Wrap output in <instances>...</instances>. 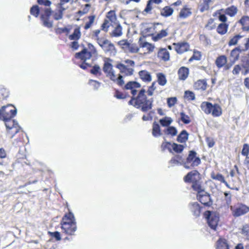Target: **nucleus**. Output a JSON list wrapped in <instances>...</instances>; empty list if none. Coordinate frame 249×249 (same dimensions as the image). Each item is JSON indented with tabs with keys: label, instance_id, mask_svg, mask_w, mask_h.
<instances>
[{
	"label": "nucleus",
	"instance_id": "nucleus-1",
	"mask_svg": "<svg viewBox=\"0 0 249 249\" xmlns=\"http://www.w3.org/2000/svg\"><path fill=\"white\" fill-rule=\"evenodd\" d=\"M145 93V90L142 89L136 98H132L129 101V104L134 106L143 112H147L151 109L152 107L153 100L152 98L147 99Z\"/></svg>",
	"mask_w": 249,
	"mask_h": 249
},
{
	"label": "nucleus",
	"instance_id": "nucleus-2",
	"mask_svg": "<svg viewBox=\"0 0 249 249\" xmlns=\"http://www.w3.org/2000/svg\"><path fill=\"white\" fill-rule=\"evenodd\" d=\"M61 229L64 232L69 235H74L77 230L76 222L71 212L66 213L61 222Z\"/></svg>",
	"mask_w": 249,
	"mask_h": 249
},
{
	"label": "nucleus",
	"instance_id": "nucleus-3",
	"mask_svg": "<svg viewBox=\"0 0 249 249\" xmlns=\"http://www.w3.org/2000/svg\"><path fill=\"white\" fill-rule=\"evenodd\" d=\"M17 109L11 105L3 107L0 109V119L1 120H5L11 119L17 114Z\"/></svg>",
	"mask_w": 249,
	"mask_h": 249
},
{
	"label": "nucleus",
	"instance_id": "nucleus-4",
	"mask_svg": "<svg viewBox=\"0 0 249 249\" xmlns=\"http://www.w3.org/2000/svg\"><path fill=\"white\" fill-rule=\"evenodd\" d=\"M117 23L118 22L115 12L110 11L107 13L106 18L102 25V29L107 32L110 26H113L114 25L117 24Z\"/></svg>",
	"mask_w": 249,
	"mask_h": 249
},
{
	"label": "nucleus",
	"instance_id": "nucleus-5",
	"mask_svg": "<svg viewBox=\"0 0 249 249\" xmlns=\"http://www.w3.org/2000/svg\"><path fill=\"white\" fill-rule=\"evenodd\" d=\"M205 215L209 226L212 229L215 230L219 221V214L215 212L207 211Z\"/></svg>",
	"mask_w": 249,
	"mask_h": 249
},
{
	"label": "nucleus",
	"instance_id": "nucleus-6",
	"mask_svg": "<svg viewBox=\"0 0 249 249\" xmlns=\"http://www.w3.org/2000/svg\"><path fill=\"white\" fill-rule=\"evenodd\" d=\"M196 153L194 151H190L188 157L187 158L186 163L184 164V167L189 168V167L187 164L191 163V165L193 167L197 166L200 163V159L198 157H196Z\"/></svg>",
	"mask_w": 249,
	"mask_h": 249
},
{
	"label": "nucleus",
	"instance_id": "nucleus-7",
	"mask_svg": "<svg viewBox=\"0 0 249 249\" xmlns=\"http://www.w3.org/2000/svg\"><path fill=\"white\" fill-rule=\"evenodd\" d=\"M197 197L199 201L204 205L210 206L212 203L209 194L205 191L199 192Z\"/></svg>",
	"mask_w": 249,
	"mask_h": 249
},
{
	"label": "nucleus",
	"instance_id": "nucleus-8",
	"mask_svg": "<svg viewBox=\"0 0 249 249\" xmlns=\"http://www.w3.org/2000/svg\"><path fill=\"white\" fill-rule=\"evenodd\" d=\"M200 179L199 173L196 171H192L184 177V180L186 182H192V184Z\"/></svg>",
	"mask_w": 249,
	"mask_h": 249
},
{
	"label": "nucleus",
	"instance_id": "nucleus-9",
	"mask_svg": "<svg viewBox=\"0 0 249 249\" xmlns=\"http://www.w3.org/2000/svg\"><path fill=\"white\" fill-rule=\"evenodd\" d=\"M52 12L50 8H46L45 10L44 14L41 16V19L43 22V25L48 28H50L53 25V22L49 20V17L51 16Z\"/></svg>",
	"mask_w": 249,
	"mask_h": 249
},
{
	"label": "nucleus",
	"instance_id": "nucleus-10",
	"mask_svg": "<svg viewBox=\"0 0 249 249\" xmlns=\"http://www.w3.org/2000/svg\"><path fill=\"white\" fill-rule=\"evenodd\" d=\"M249 212V207L245 205H240L233 210V215L236 217L246 214Z\"/></svg>",
	"mask_w": 249,
	"mask_h": 249
},
{
	"label": "nucleus",
	"instance_id": "nucleus-11",
	"mask_svg": "<svg viewBox=\"0 0 249 249\" xmlns=\"http://www.w3.org/2000/svg\"><path fill=\"white\" fill-rule=\"evenodd\" d=\"M246 52L244 49L241 45L239 44V46L233 49L231 52L230 56L232 57L233 62L236 60H238L239 57V53H243Z\"/></svg>",
	"mask_w": 249,
	"mask_h": 249
},
{
	"label": "nucleus",
	"instance_id": "nucleus-12",
	"mask_svg": "<svg viewBox=\"0 0 249 249\" xmlns=\"http://www.w3.org/2000/svg\"><path fill=\"white\" fill-rule=\"evenodd\" d=\"M244 38V36L240 34H237L233 36H231L228 42V45L229 46H232L237 45L239 46L240 44H243V41L240 42V40Z\"/></svg>",
	"mask_w": 249,
	"mask_h": 249
},
{
	"label": "nucleus",
	"instance_id": "nucleus-13",
	"mask_svg": "<svg viewBox=\"0 0 249 249\" xmlns=\"http://www.w3.org/2000/svg\"><path fill=\"white\" fill-rule=\"evenodd\" d=\"M111 61L112 60L110 58H106L104 61L103 70L104 72L106 73L107 75L111 73V72L114 71L113 66L110 63Z\"/></svg>",
	"mask_w": 249,
	"mask_h": 249
},
{
	"label": "nucleus",
	"instance_id": "nucleus-14",
	"mask_svg": "<svg viewBox=\"0 0 249 249\" xmlns=\"http://www.w3.org/2000/svg\"><path fill=\"white\" fill-rule=\"evenodd\" d=\"M140 87L141 85L139 83L135 81H130L128 82L125 86L126 89L131 90V92L133 95L136 94L137 92V90L134 89L140 88Z\"/></svg>",
	"mask_w": 249,
	"mask_h": 249
},
{
	"label": "nucleus",
	"instance_id": "nucleus-15",
	"mask_svg": "<svg viewBox=\"0 0 249 249\" xmlns=\"http://www.w3.org/2000/svg\"><path fill=\"white\" fill-rule=\"evenodd\" d=\"M102 48L106 53L115 55L116 53L114 44L110 41Z\"/></svg>",
	"mask_w": 249,
	"mask_h": 249
},
{
	"label": "nucleus",
	"instance_id": "nucleus-16",
	"mask_svg": "<svg viewBox=\"0 0 249 249\" xmlns=\"http://www.w3.org/2000/svg\"><path fill=\"white\" fill-rule=\"evenodd\" d=\"M158 57L164 61H168L170 58L169 53L165 48L160 49L158 53Z\"/></svg>",
	"mask_w": 249,
	"mask_h": 249
},
{
	"label": "nucleus",
	"instance_id": "nucleus-17",
	"mask_svg": "<svg viewBox=\"0 0 249 249\" xmlns=\"http://www.w3.org/2000/svg\"><path fill=\"white\" fill-rule=\"evenodd\" d=\"M75 57L81 60L86 61L91 57V53L87 51L86 49H84L81 52L76 53Z\"/></svg>",
	"mask_w": 249,
	"mask_h": 249
},
{
	"label": "nucleus",
	"instance_id": "nucleus-18",
	"mask_svg": "<svg viewBox=\"0 0 249 249\" xmlns=\"http://www.w3.org/2000/svg\"><path fill=\"white\" fill-rule=\"evenodd\" d=\"M189 73V69L185 67H182L178 71V76L179 79L185 80L188 76Z\"/></svg>",
	"mask_w": 249,
	"mask_h": 249
},
{
	"label": "nucleus",
	"instance_id": "nucleus-19",
	"mask_svg": "<svg viewBox=\"0 0 249 249\" xmlns=\"http://www.w3.org/2000/svg\"><path fill=\"white\" fill-rule=\"evenodd\" d=\"M140 48H145L148 53L152 52L154 49V46L147 42H143L142 38L140 37L139 41Z\"/></svg>",
	"mask_w": 249,
	"mask_h": 249
},
{
	"label": "nucleus",
	"instance_id": "nucleus-20",
	"mask_svg": "<svg viewBox=\"0 0 249 249\" xmlns=\"http://www.w3.org/2000/svg\"><path fill=\"white\" fill-rule=\"evenodd\" d=\"M207 87V83L205 80H199L196 82L194 85L195 89L205 90Z\"/></svg>",
	"mask_w": 249,
	"mask_h": 249
},
{
	"label": "nucleus",
	"instance_id": "nucleus-21",
	"mask_svg": "<svg viewBox=\"0 0 249 249\" xmlns=\"http://www.w3.org/2000/svg\"><path fill=\"white\" fill-rule=\"evenodd\" d=\"M189 49V45L186 42L178 43L176 50L178 53H182L187 51Z\"/></svg>",
	"mask_w": 249,
	"mask_h": 249
},
{
	"label": "nucleus",
	"instance_id": "nucleus-22",
	"mask_svg": "<svg viewBox=\"0 0 249 249\" xmlns=\"http://www.w3.org/2000/svg\"><path fill=\"white\" fill-rule=\"evenodd\" d=\"M211 114H212L213 116L218 117L220 116L222 114V109L218 104H212V109H211Z\"/></svg>",
	"mask_w": 249,
	"mask_h": 249
},
{
	"label": "nucleus",
	"instance_id": "nucleus-23",
	"mask_svg": "<svg viewBox=\"0 0 249 249\" xmlns=\"http://www.w3.org/2000/svg\"><path fill=\"white\" fill-rule=\"evenodd\" d=\"M5 122V124L7 129L9 130H12V128H15V127L18 126V124L14 120L11 119H7L5 120H2Z\"/></svg>",
	"mask_w": 249,
	"mask_h": 249
},
{
	"label": "nucleus",
	"instance_id": "nucleus-24",
	"mask_svg": "<svg viewBox=\"0 0 249 249\" xmlns=\"http://www.w3.org/2000/svg\"><path fill=\"white\" fill-rule=\"evenodd\" d=\"M239 23L242 26V29L244 31L249 30V17H243L239 20Z\"/></svg>",
	"mask_w": 249,
	"mask_h": 249
},
{
	"label": "nucleus",
	"instance_id": "nucleus-25",
	"mask_svg": "<svg viewBox=\"0 0 249 249\" xmlns=\"http://www.w3.org/2000/svg\"><path fill=\"white\" fill-rule=\"evenodd\" d=\"M174 12V9L170 6H165L160 10V15L164 17L171 16Z\"/></svg>",
	"mask_w": 249,
	"mask_h": 249
},
{
	"label": "nucleus",
	"instance_id": "nucleus-26",
	"mask_svg": "<svg viewBox=\"0 0 249 249\" xmlns=\"http://www.w3.org/2000/svg\"><path fill=\"white\" fill-rule=\"evenodd\" d=\"M227 62V58L225 55L218 57L215 61V64L219 68L224 67Z\"/></svg>",
	"mask_w": 249,
	"mask_h": 249
},
{
	"label": "nucleus",
	"instance_id": "nucleus-27",
	"mask_svg": "<svg viewBox=\"0 0 249 249\" xmlns=\"http://www.w3.org/2000/svg\"><path fill=\"white\" fill-rule=\"evenodd\" d=\"M142 80L145 82H150L152 78L150 73L146 71H141L139 73Z\"/></svg>",
	"mask_w": 249,
	"mask_h": 249
},
{
	"label": "nucleus",
	"instance_id": "nucleus-28",
	"mask_svg": "<svg viewBox=\"0 0 249 249\" xmlns=\"http://www.w3.org/2000/svg\"><path fill=\"white\" fill-rule=\"evenodd\" d=\"M212 104L208 102H203L201 103L200 107L202 110L207 114H211Z\"/></svg>",
	"mask_w": 249,
	"mask_h": 249
},
{
	"label": "nucleus",
	"instance_id": "nucleus-29",
	"mask_svg": "<svg viewBox=\"0 0 249 249\" xmlns=\"http://www.w3.org/2000/svg\"><path fill=\"white\" fill-rule=\"evenodd\" d=\"M65 9H66L65 8L60 7L59 9L56 10L53 12V18L57 20L62 19L63 15V12Z\"/></svg>",
	"mask_w": 249,
	"mask_h": 249
},
{
	"label": "nucleus",
	"instance_id": "nucleus-30",
	"mask_svg": "<svg viewBox=\"0 0 249 249\" xmlns=\"http://www.w3.org/2000/svg\"><path fill=\"white\" fill-rule=\"evenodd\" d=\"M192 14L190 9L184 7L182 9L179 14V18L181 19H185L189 17Z\"/></svg>",
	"mask_w": 249,
	"mask_h": 249
},
{
	"label": "nucleus",
	"instance_id": "nucleus-31",
	"mask_svg": "<svg viewBox=\"0 0 249 249\" xmlns=\"http://www.w3.org/2000/svg\"><path fill=\"white\" fill-rule=\"evenodd\" d=\"M216 249H229L227 240L225 239H220L217 241Z\"/></svg>",
	"mask_w": 249,
	"mask_h": 249
},
{
	"label": "nucleus",
	"instance_id": "nucleus-32",
	"mask_svg": "<svg viewBox=\"0 0 249 249\" xmlns=\"http://www.w3.org/2000/svg\"><path fill=\"white\" fill-rule=\"evenodd\" d=\"M192 187L194 191L197 192V194H199V192H200L205 191L204 188L202 185V183L200 181V180L193 183L192 184Z\"/></svg>",
	"mask_w": 249,
	"mask_h": 249
},
{
	"label": "nucleus",
	"instance_id": "nucleus-33",
	"mask_svg": "<svg viewBox=\"0 0 249 249\" xmlns=\"http://www.w3.org/2000/svg\"><path fill=\"white\" fill-rule=\"evenodd\" d=\"M211 177L213 179L217 180L218 181L224 183L227 187H228L229 188H231L227 182L225 181L224 177L221 174H214V173H213L211 175Z\"/></svg>",
	"mask_w": 249,
	"mask_h": 249
},
{
	"label": "nucleus",
	"instance_id": "nucleus-34",
	"mask_svg": "<svg viewBox=\"0 0 249 249\" xmlns=\"http://www.w3.org/2000/svg\"><path fill=\"white\" fill-rule=\"evenodd\" d=\"M81 36L80 29L77 27L74 29L73 33L69 36V38L71 40H77L80 38Z\"/></svg>",
	"mask_w": 249,
	"mask_h": 249
},
{
	"label": "nucleus",
	"instance_id": "nucleus-35",
	"mask_svg": "<svg viewBox=\"0 0 249 249\" xmlns=\"http://www.w3.org/2000/svg\"><path fill=\"white\" fill-rule=\"evenodd\" d=\"M116 26L113 31L112 32L111 36L115 37L120 36L122 35V28L121 25L119 23L114 25Z\"/></svg>",
	"mask_w": 249,
	"mask_h": 249
},
{
	"label": "nucleus",
	"instance_id": "nucleus-36",
	"mask_svg": "<svg viewBox=\"0 0 249 249\" xmlns=\"http://www.w3.org/2000/svg\"><path fill=\"white\" fill-rule=\"evenodd\" d=\"M228 25L225 23H222L219 24L217 28V32L221 35H224L227 32Z\"/></svg>",
	"mask_w": 249,
	"mask_h": 249
},
{
	"label": "nucleus",
	"instance_id": "nucleus-37",
	"mask_svg": "<svg viewBox=\"0 0 249 249\" xmlns=\"http://www.w3.org/2000/svg\"><path fill=\"white\" fill-rule=\"evenodd\" d=\"M152 134L154 137H156L161 135L160 125L156 122H154L153 124Z\"/></svg>",
	"mask_w": 249,
	"mask_h": 249
},
{
	"label": "nucleus",
	"instance_id": "nucleus-38",
	"mask_svg": "<svg viewBox=\"0 0 249 249\" xmlns=\"http://www.w3.org/2000/svg\"><path fill=\"white\" fill-rule=\"evenodd\" d=\"M188 134L186 130H183L177 138V141L179 142H185L188 140Z\"/></svg>",
	"mask_w": 249,
	"mask_h": 249
},
{
	"label": "nucleus",
	"instance_id": "nucleus-39",
	"mask_svg": "<svg viewBox=\"0 0 249 249\" xmlns=\"http://www.w3.org/2000/svg\"><path fill=\"white\" fill-rule=\"evenodd\" d=\"M237 12V8L234 6H231L224 10V13L231 17L234 16Z\"/></svg>",
	"mask_w": 249,
	"mask_h": 249
},
{
	"label": "nucleus",
	"instance_id": "nucleus-40",
	"mask_svg": "<svg viewBox=\"0 0 249 249\" xmlns=\"http://www.w3.org/2000/svg\"><path fill=\"white\" fill-rule=\"evenodd\" d=\"M191 210L192 212L193 213L194 215L196 216H198L200 213V208L199 206V204L196 203H194L191 205Z\"/></svg>",
	"mask_w": 249,
	"mask_h": 249
},
{
	"label": "nucleus",
	"instance_id": "nucleus-41",
	"mask_svg": "<svg viewBox=\"0 0 249 249\" xmlns=\"http://www.w3.org/2000/svg\"><path fill=\"white\" fill-rule=\"evenodd\" d=\"M242 67V74L246 75L249 73V60H247L246 61L243 62L241 65Z\"/></svg>",
	"mask_w": 249,
	"mask_h": 249
},
{
	"label": "nucleus",
	"instance_id": "nucleus-42",
	"mask_svg": "<svg viewBox=\"0 0 249 249\" xmlns=\"http://www.w3.org/2000/svg\"><path fill=\"white\" fill-rule=\"evenodd\" d=\"M172 122V119L169 117H165L160 120V123L162 126H168Z\"/></svg>",
	"mask_w": 249,
	"mask_h": 249
},
{
	"label": "nucleus",
	"instance_id": "nucleus-43",
	"mask_svg": "<svg viewBox=\"0 0 249 249\" xmlns=\"http://www.w3.org/2000/svg\"><path fill=\"white\" fill-rule=\"evenodd\" d=\"M158 82L159 85L161 86H164L167 83V80L165 76L161 73H159L157 74Z\"/></svg>",
	"mask_w": 249,
	"mask_h": 249
},
{
	"label": "nucleus",
	"instance_id": "nucleus-44",
	"mask_svg": "<svg viewBox=\"0 0 249 249\" xmlns=\"http://www.w3.org/2000/svg\"><path fill=\"white\" fill-rule=\"evenodd\" d=\"M165 134L170 135L172 136H175L177 134V130L174 126H169L164 130Z\"/></svg>",
	"mask_w": 249,
	"mask_h": 249
},
{
	"label": "nucleus",
	"instance_id": "nucleus-45",
	"mask_svg": "<svg viewBox=\"0 0 249 249\" xmlns=\"http://www.w3.org/2000/svg\"><path fill=\"white\" fill-rule=\"evenodd\" d=\"M167 32L165 30H162L160 31V32L158 33L156 36H154L153 37V40L155 41H158V40L167 36Z\"/></svg>",
	"mask_w": 249,
	"mask_h": 249
},
{
	"label": "nucleus",
	"instance_id": "nucleus-46",
	"mask_svg": "<svg viewBox=\"0 0 249 249\" xmlns=\"http://www.w3.org/2000/svg\"><path fill=\"white\" fill-rule=\"evenodd\" d=\"M249 152V145L248 144H244L243 145V149L242 150V154L245 156H247L246 161L247 162H249V157L248 155Z\"/></svg>",
	"mask_w": 249,
	"mask_h": 249
},
{
	"label": "nucleus",
	"instance_id": "nucleus-47",
	"mask_svg": "<svg viewBox=\"0 0 249 249\" xmlns=\"http://www.w3.org/2000/svg\"><path fill=\"white\" fill-rule=\"evenodd\" d=\"M127 48L129 51L131 53H138L140 50V48L135 44L129 43Z\"/></svg>",
	"mask_w": 249,
	"mask_h": 249
},
{
	"label": "nucleus",
	"instance_id": "nucleus-48",
	"mask_svg": "<svg viewBox=\"0 0 249 249\" xmlns=\"http://www.w3.org/2000/svg\"><path fill=\"white\" fill-rule=\"evenodd\" d=\"M172 148L175 152L177 153H181L184 149V146L181 144L173 143L172 144Z\"/></svg>",
	"mask_w": 249,
	"mask_h": 249
},
{
	"label": "nucleus",
	"instance_id": "nucleus-49",
	"mask_svg": "<svg viewBox=\"0 0 249 249\" xmlns=\"http://www.w3.org/2000/svg\"><path fill=\"white\" fill-rule=\"evenodd\" d=\"M90 7V5L89 4H86L83 9L78 11L76 14L79 15V17H81L89 12Z\"/></svg>",
	"mask_w": 249,
	"mask_h": 249
},
{
	"label": "nucleus",
	"instance_id": "nucleus-50",
	"mask_svg": "<svg viewBox=\"0 0 249 249\" xmlns=\"http://www.w3.org/2000/svg\"><path fill=\"white\" fill-rule=\"evenodd\" d=\"M95 18V16H90L88 17L89 21L86 23L84 27L86 30L89 29L91 26L94 21Z\"/></svg>",
	"mask_w": 249,
	"mask_h": 249
},
{
	"label": "nucleus",
	"instance_id": "nucleus-51",
	"mask_svg": "<svg viewBox=\"0 0 249 249\" xmlns=\"http://www.w3.org/2000/svg\"><path fill=\"white\" fill-rule=\"evenodd\" d=\"M180 119L185 124H188L191 122L189 117L183 112L180 113Z\"/></svg>",
	"mask_w": 249,
	"mask_h": 249
},
{
	"label": "nucleus",
	"instance_id": "nucleus-52",
	"mask_svg": "<svg viewBox=\"0 0 249 249\" xmlns=\"http://www.w3.org/2000/svg\"><path fill=\"white\" fill-rule=\"evenodd\" d=\"M201 53L199 51H194L193 55L190 58L189 61H192L193 60H199L201 58Z\"/></svg>",
	"mask_w": 249,
	"mask_h": 249
},
{
	"label": "nucleus",
	"instance_id": "nucleus-53",
	"mask_svg": "<svg viewBox=\"0 0 249 249\" xmlns=\"http://www.w3.org/2000/svg\"><path fill=\"white\" fill-rule=\"evenodd\" d=\"M97 42L99 44V45L102 48L104 47L105 45H106L108 42L109 41L107 39H106L105 38L100 37L98 38L97 40H96Z\"/></svg>",
	"mask_w": 249,
	"mask_h": 249
},
{
	"label": "nucleus",
	"instance_id": "nucleus-54",
	"mask_svg": "<svg viewBox=\"0 0 249 249\" xmlns=\"http://www.w3.org/2000/svg\"><path fill=\"white\" fill-rule=\"evenodd\" d=\"M90 71L92 74L94 75H96L98 73H99L100 75L101 73L100 67L98 65H94L90 70Z\"/></svg>",
	"mask_w": 249,
	"mask_h": 249
},
{
	"label": "nucleus",
	"instance_id": "nucleus-55",
	"mask_svg": "<svg viewBox=\"0 0 249 249\" xmlns=\"http://www.w3.org/2000/svg\"><path fill=\"white\" fill-rule=\"evenodd\" d=\"M39 7L37 5L33 6L30 10V13L31 15L37 17L39 14Z\"/></svg>",
	"mask_w": 249,
	"mask_h": 249
},
{
	"label": "nucleus",
	"instance_id": "nucleus-56",
	"mask_svg": "<svg viewBox=\"0 0 249 249\" xmlns=\"http://www.w3.org/2000/svg\"><path fill=\"white\" fill-rule=\"evenodd\" d=\"M185 97L188 100H194L195 95L193 92L188 90L185 92Z\"/></svg>",
	"mask_w": 249,
	"mask_h": 249
},
{
	"label": "nucleus",
	"instance_id": "nucleus-57",
	"mask_svg": "<svg viewBox=\"0 0 249 249\" xmlns=\"http://www.w3.org/2000/svg\"><path fill=\"white\" fill-rule=\"evenodd\" d=\"M223 10V9L220 10V11H219L217 13H216L215 14L218 15V19L220 21H221L223 23H225L227 21V18L224 14H221L220 13V11H222Z\"/></svg>",
	"mask_w": 249,
	"mask_h": 249
},
{
	"label": "nucleus",
	"instance_id": "nucleus-58",
	"mask_svg": "<svg viewBox=\"0 0 249 249\" xmlns=\"http://www.w3.org/2000/svg\"><path fill=\"white\" fill-rule=\"evenodd\" d=\"M240 71L242 72V67L238 64L234 66L232 72L233 75H238Z\"/></svg>",
	"mask_w": 249,
	"mask_h": 249
},
{
	"label": "nucleus",
	"instance_id": "nucleus-59",
	"mask_svg": "<svg viewBox=\"0 0 249 249\" xmlns=\"http://www.w3.org/2000/svg\"><path fill=\"white\" fill-rule=\"evenodd\" d=\"M177 98L176 97H171L167 99V104L169 107H171L175 105L177 102Z\"/></svg>",
	"mask_w": 249,
	"mask_h": 249
},
{
	"label": "nucleus",
	"instance_id": "nucleus-60",
	"mask_svg": "<svg viewBox=\"0 0 249 249\" xmlns=\"http://www.w3.org/2000/svg\"><path fill=\"white\" fill-rule=\"evenodd\" d=\"M155 85L156 82H154L152 83V85L149 88L148 90L147 91V93L149 96L153 95V92L156 89Z\"/></svg>",
	"mask_w": 249,
	"mask_h": 249
},
{
	"label": "nucleus",
	"instance_id": "nucleus-61",
	"mask_svg": "<svg viewBox=\"0 0 249 249\" xmlns=\"http://www.w3.org/2000/svg\"><path fill=\"white\" fill-rule=\"evenodd\" d=\"M20 130L19 125L15 127V128H12V130H9L8 133L11 135V138H13L16 134H17Z\"/></svg>",
	"mask_w": 249,
	"mask_h": 249
},
{
	"label": "nucleus",
	"instance_id": "nucleus-62",
	"mask_svg": "<svg viewBox=\"0 0 249 249\" xmlns=\"http://www.w3.org/2000/svg\"><path fill=\"white\" fill-rule=\"evenodd\" d=\"M116 68L120 70V72L121 73L125 72L126 71V66L124 64H123L122 63L118 64L116 65Z\"/></svg>",
	"mask_w": 249,
	"mask_h": 249
},
{
	"label": "nucleus",
	"instance_id": "nucleus-63",
	"mask_svg": "<svg viewBox=\"0 0 249 249\" xmlns=\"http://www.w3.org/2000/svg\"><path fill=\"white\" fill-rule=\"evenodd\" d=\"M51 235L55 238L57 241H60L61 239L60 234L58 231L50 232Z\"/></svg>",
	"mask_w": 249,
	"mask_h": 249
},
{
	"label": "nucleus",
	"instance_id": "nucleus-64",
	"mask_svg": "<svg viewBox=\"0 0 249 249\" xmlns=\"http://www.w3.org/2000/svg\"><path fill=\"white\" fill-rule=\"evenodd\" d=\"M206 142L209 147H212L214 144V142L213 138L207 137L206 138Z\"/></svg>",
	"mask_w": 249,
	"mask_h": 249
}]
</instances>
